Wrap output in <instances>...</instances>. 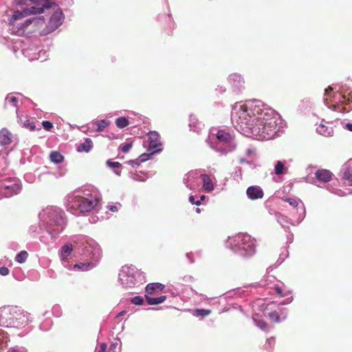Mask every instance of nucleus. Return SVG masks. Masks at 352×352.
<instances>
[{"label": "nucleus", "mask_w": 352, "mask_h": 352, "mask_svg": "<svg viewBox=\"0 0 352 352\" xmlns=\"http://www.w3.org/2000/svg\"><path fill=\"white\" fill-rule=\"evenodd\" d=\"M232 119L242 130L248 129L252 135L261 139H272L277 131L276 112L272 109H263L259 104L251 102L241 106Z\"/></svg>", "instance_id": "1"}, {"label": "nucleus", "mask_w": 352, "mask_h": 352, "mask_svg": "<svg viewBox=\"0 0 352 352\" xmlns=\"http://www.w3.org/2000/svg\"><path fill=\"white\" fill-rule=\"evenodd\" d=\"M100 191L91 184L80 186L69 192L65 198L67 210L79 216L95 210L100 204Z\"/></svg>", "instance_id": "2"}, {"label": "nucleus", "mask_w": 352, "mask_h": 352, "mask_svg": "<svg viewBox=\"0 0 352 352\" xmlns=\"http://www.w3.org/2000/svg\"><path fill=\"white\" fill-rule=\"evenodd\" d=\"M40 231L38 239L45 245L53 243L67 226L65 212L56 206H49L38 214Z\"/></svg>", "instance_id": "3"}, {"label": "nucleus", "mask_w": 352, "mask_h": 352, "mask_svg": "<svg viewBox=\"0 0 352 352\" xmlns=\"http://www.w3.org/2000/svg\"><path fill=\"white\" fill-rule=\"evenodd\" d=\"M32 322L30 314L18 306L7 305L0 307V326L22 329Z\"/></svg>", "instance_id": "4"}, {"label": "nucleus", "mask_w": 352, "mask_h": 352, "mask_svg": "<svg viewBox=\"0 0 352 352\" xmlns=\"http://www.w3.org/2000/svg\"><path fill=\"white\" fill-rule=\"evenodd\" d=\"M82 254L91 261L87 263H76L73 266L75 270L87 271L94 267L100 258V250L94 241H86L83 243Z\"/></svg>", "instance_id": "5"}, {"label": "nucleus", "mask_w": 352, "mask_h": 352, "mask_svg": "<svg viewBox=\"0 0 352 352\" xmlns=\"http://www.w3.org/2000/svg\"><path fill=\"white\" fill-rule=\"evenodd\" d=\"M22 182L16 177H6L0 179V200L10 198L21 193Z\"/></svg>", "instance_id": "6"}, {"label": "nucleus", "mask_w": 352, "mask_h": 352, "mask_svg": "<svg viewBox=\"0 0 352 352\" xmlns=\"http://www.w3.org/2000/svg\"><path fill=\"white\" fill-rule=\"evenodd\" d=\"M230 244L232 250L243 256L252 255L255 252L254 239L248 234L236 235Z\"/></svg>", "instance_id": "7"}, {"label": "nucleus", "mask_w": 352, "mask_h": 352, "mask_svg": "<svg viewBox=\"0 0 352 352\" xmlns=\"http://www.w3.org/2000/svg\"><path fill=\"white\" fill-rule=\"evenodd\" d=\"M36 43H30L28 45H24L21 51L24 56L27 57L30 60H41L44 61L48 56L47 52L41 48Z\"/></svg>", "instance_id": "8"}, {"label": "nucleus", "mask_w": 352, "mask_h": 352, "mask_svg": "<svg viewBox=\"0 0 352 352\" xmlns=\"http://www.w3.org/2000/svg\"><path fill=\"white\" fill-rule=\"evenodd\" d=\"M64 19V13L60 8H58L52 14L48 23L46 25L45 28L41 30V34L45 36L54 32L63 24Z\"/></svg>", "instance_id": "9"}, {"label": "nucleus", "mask_w": 352, "mask_h": 352, "mask_svg": "<svg viewBox=\"0 0 352 352\" xmlns=\"http://www.w3.org/2000/svg\"><path fill=\"white\" fill-rule=\"evenodd\" d=\"M21 19H13V15L9 19V27L11 33L18 36H23L25 34H30V27L26 19L20 21Z\"/></svg>", "instance_id": "10"}, {"label": "nucleus", "mask_w": 352, "mask_h": 352, "mask_svg": "<svg viewBox=\"0 0 352 352\" xmlns=\"http://www.w3.org/2000/svg\"><path fill=\"white\" fill-rule=\"evenodd\" d=\"M51 8L50 4L45 3L41 6L33 5L29 8L23 9L22 10H16L13 13V19H21L30 14H42L45 9Z\"/></svg>", "instance_id": "11"}, {"label": "nucleus", "mask_w": 352, "mask_h": 352, "mask_svg": "<svg viewBox=\"0 0 352 352\" xmlns=\"http://www.w3.org/2000/svg\"><path fill=\"white\" fill-rule=\"evenodd\" d=\"M73 251L72 245L70 243L65 244L60 249V257L62 264L65 268L70 269L71 265L69 263V256Z\"/></svg>", "instance_id": "12"}, {"label": "nucleus", "mask_w": 352, "mask_h": 352, "mask_svg": "<svg viewBox=\"0 0 352 352\" xmlns=\"http://www.w3.org/2000/svg\"><path fill=\"white\" fill-rule=\"evenodd\" d=\"M149 151H151V154L153 155L155 153L161 151V148H158L161 146V143L159 139V135L157 133L153 131L149 133Z\"/></svg>", "instance_id": "13"}, {"label": "nucleus", "mask_w": 352, "mask_h": 352, "mask_svg": "<svg viewBox=\"0 0 352 352\" xmlns=\"http://www.w3.org/2000/svg\"><path fill=\"white\" fill-rule=\"evenodd\" d=\"M26 23L30 27V33L36 30L41 25L45 23V17L43 16H34L26 19Z\"/></svg>", "instance_id": "14"}, {"label": "nucleus", "mask_w": 352, "mask_h": 352, "mask_svg": "<svg viewBox=\"0 0 352 352\" xmlns=\"http://www.w3.org/2000/svg\"><path fill=\"white\" fill-rule=\"evenodd\" d=\"M332 176L333 173L330 170L323 168L318 169L315 173L316 178L319 182L323 183L330 182L332 179Z\"/></svg>", "instance_id": "15"}, {"label": "nucleus", "mask_w": 352, "mask_h": 352, "mask_svg": "<svg viewBox=\"0 0 352 352\" xmlns=\"http://www.w3.org/2000/svg\"><path fill=\"white\" fill-rule=\"evenodd\" d=\"M246 193L248 197L252 200L261 199L264 195L262 189L257 186H252L248 188Z\"/></svg>", "instance_id": "16"}, {"label": "nucleus", "mask_w": 352, "mask_h": 352, "mask_svg": "<svg viewBox=\"0 0 352 352\" xmlns=\"http://www.w3.org/2000/svg\"><path fill=\"white\" fill-rule=\"evenodd\" d=\"M230 83L235 88L240 90L243 87L244 80L241 75L238 74H232L229 76Z\"/></svg>", "instance_id": "17"}, {"label": "nucleus", "mask_w": 352, "mask_h": 352, "mask_svg": "<svg viewBox=\"0 0 352 352\" xmlns=\"http://www.w3.org/2000/svg\"><path fill=\"white\" fill-rule=\"evenodd\" d=\"M12 142V133L6 128L0 131V145L7 146Z\"/></svg>", "instance_id": "18"}, {"label": "nucleus", "mask_w": 352, "mask_h": 352, "mask_svg": "<svg viewBox=\"0 0 352 352\" xmlns=\"http://www.w3.org/2000/svg\"><path fill=\"white\" fill-rule=\"evenodd\" d=\"M14 94H20L19 93H10L7 94L4 100V108H7L8 105L16 108L18 107L19 100Z\"/></svg>", "instance_id": "19"}, {"label": "nucleus", "mask_w": 352, "mask_h": 352, "mask_svg": "<svg viewBox=\"0 0 352 352\" xmlns=\"http://www.w3.org/2000/svg\"><path fill=\"white\" fill-rule=\"evenodd\" d=\"M317 132L325 137L332 136L333 134V130L332 126L326 125L324 124H320L316 128Z\"/></svg>", "instance_id": "20"}, {"label": "nucleus", "mask_w": 352, "mask_h": 352, "mask_svg": "<svg viewBox=\"0 0 352 352\" xmlns=\"http://www.w3.org/2000/svg\"><path fill=\"white\" fill-rule=\"evenodd\" d=\"M164 288V285H162V283H153L148 284L146 285L145 289H146V292L148 294L152 295L155 293V291H157V290L162 291V290H163Z\"/></svg>", "instance_id": "21"}, {"label": "nucleus", "mask_w": 352, "mask_h": 352, "mask_svg": "<svg viewBox=\"0 0 352 352\" xmlns=\"http://www.w3.org/2000/svg\"><path fill=\"white\" fill-rule=\"evenodd\" d=\"M201 177L204 190L207 192H211L214 189V186L210 177L206 174L202 175Z\"/></svg>", "instance_id": "22"}, {"label": "nucleus", "mask_w": 352, "mask_h": 352, "mask_svg": "<svg viewBox=\"0 0 352 352\" xmlns=\"http://www.w3.org/2000/svg\"><path fill=\"white\" fill-rule=\"evenodd\" d=\"M92 124L96 126V131H103L107 126L109 125L110 121L108 120H93Z\"/></svg>", "instance_id": "23"}, {"label": "nucleus", "mask_w": 352, "mask_h": 352, "mask_svg": "<svg viewBox=\"0 0 352 352\" xmlns=\"http://www.w3.org/2000/svg\"><path fill=\"white\" fill-rule=\"evenodd\" d=\"M92 147V141L90 138H86L84 142L80 143L77 148L78 152H89Z\"/></svg>", "instance_id": "24"}, {"label": "nucleus", "mask_w": 352, "mask_h": 352, "mask_svg": "<svg viewBox=\"0 0 352 352\" xmlns=\"http://www.w3.org/2000/svg\"><path fill=\"white\" fill-rule=\"evenodd\" d=\"M145 298H146L148 304H149L151 305H159V304L164 302L165 301V300L166 299V296H161L157 298H151V297H149L148 295H145Z\"/></svg>", "instance_id": "25"}, {"label": "nucleus", "mask_w": 352, "mask_h": 352, "mask_svg": "<svg viewBox=\"0 0 352 352\" xmlns=\"http://www.w3.org/2000/svg\"><path fill=\"white\" fill-rule=\"evenodd\" d=\"M217 139L223 143H228L231 140V135L223 130H220L217 133Z\"/></svg>", "instance_id": "26"}, {"label": "nucleus", "mask_w": 352, "mask_h": 352, "mask_svg": "<svg viewBox=\"0 0 352 352\" xmlns=\"http://www.w3.org/2000/svg\"><path fill=\"white\" fill-rule=\"evenodd\" d=\"M50 159L54 164H60L64 160V156L58 151H52Z\"/></svg>", "instance_id": "27"}, {"label": "nucleus", "mask_w": 352, "mask_h": 352, "mask_svg": "<svg viewBox=\"0 0 352 352\" xmlns=\"http://www.w3.org/2000/svg\"><path fill=\"white\" fill-rule=\"evenodd\" d=\"M52 324V320L47 318L40 324L39 329L42 331H47L51 329Z\"/></svg>", "instance_id": "28"}, {"label": "nucleus", "mask_w": 352, "mask_h": 352, "mask_svg": "<svg viewBox=\"0 0 352 352\" xmlns=\"http://www.w3.org/2000/svg\"><path fill=\"white\" fill-rule=\"evenodd\" d=\"M28 257V252L23 250L18 253L15 256V261L19 263H23Z\"/></svg>", "instance_id": "29"}, {"label": "nucleus", "mask_w": 352, "mask_h": 352, "mask_svg": "<svg viewBox=\"0 0 352 352\" xmlns=\"http://www.w3.org/2000/svg\"><path fill=\"white\" fill-rule=\"evenodd\" d=\"M116 124L120 129H123L129 124V120L125 117H120L116 120Z\"/></svg>", "instance_id": "30"}, {"label": "nucleus", "mask_w": 352, "mask_h": 352, "mask_svg": "<svg viewBox=\"0 0 352 352\" xmlns=\"http://www.w3.org/2000/svg\"><path fill=\"white\" fill-rule=\"evenodd\" d=\"M139 274L138 272H135V273L132 272L131 276L129 275L128 273L126 274L128 275V278H129L126 280V283H124V284L126 285V287H131L136 284L135 274Z\"/></svg>", "instance_id": "31"}, {"label": "nucleus", "mask_w": 352, "mask_h": 352, "mask_svg": "<svg viewBox=\"0 0 352 352\" xmlns=\"http://www.w3.org/2000/svg\"><path fill=\"white\" fill-rule=\"evenodd\" d=\"M343 179L348 182L349 186H352V169L347 168L343 175Z\"/></svg>", "instance_id": "32"}, {"label": "nucleus", "mask_w": 352, "mask_h": 352, "mask_svg": "<svg viewBox=\"0 0 352 352\" xmlns=\"http://www.w3.org/2000/svg\"><path fill=\"white\" fill-rule=\"evenodd\" d=\"M211 313L210 309H197L195 310L194 316L205 317L208 316Z\"/></svg>", "instance_id": "33"}, {"label": "nucleus", "mask_w": 352, "mask_h": 352, "mask_svg": "<svg viewBox=\"0 0 352 352\" xmlns=\"http://www.w3.org/2000/svg\"><path fill=\"white\" fill-rule=\"evenodd\" d=\"M40 231V224L38 226L37 225H32L29 228V233L30 234H33L34 237L38 238V232Z\"/></svg>", "instance_id": "34"}, {"label": "nucleus", "mask_w": 352, "mask_h": 352, "mask_svg": "<svg viewBox=\"0 0 352 352\" xmlns=\"http://www.w3.org/2000/svg\"><path fill=\"white\" fill-rule=\"evenodd\" d=\"M283 200L289 203V204L294 208L298 206L300 200L296 198L283 197Z\"/></svg>", "instance_id": "35"}, {"label": "nucleus", "mask_w": 352, "mask_h": 352, "mask_svg": "<svg viewBox=\"0 0 352 352\" xmlns=\"http://www.w3.org/2000/svg\"><path fill=\"white\" fill-rule=\"evenodd\" d=\"M284 168V164L282 162L278 161L275 166V174L277 175L283 174Z\"/></svg>", "instance_id": "36"}, {"label": "nucleus", "mask_w": 352, "mask_h": 352, "mask_svg": "<svg viewBox=\"0 0 352 352\" xmlns=\"http://www.w3.org/2000/svg\"><path fill=\"white\" fill-rule=\"evenodd\" d=\"M132 146H133L132 142L124 143V144H120V146H119V149L122 152L126 153L131 148Z\"/></svg>", "instance_id": "37"}, {"label": "nucleus", "mask_w": 352, "mask_h": 352, "mask_svg": "<svg viewBox=\"0 0 352 352\" xmlns=\"http://www.w3.org/2000/svg\"><path fill=\"white\" fill-rule=\"evenodd\" d=\"M269 318L272 321L275 322H279L280 321L279 314L276 311H272L269 314Z\"/></svg>", "instance_id": "38"}, {"label": "nucleus", "mask_w": 352, "mask_h": 352, "mask_svg": "<svg viewBox=\"0 0 352 352\" xmlns=\"http://www.w3.org/2000/svg\"><path fill=\"white\" fill-rule=\"evenodd\" d=\"M52 313L55 317H60L62 315V310L59 305H56L52 309Z\"/></svg>", "instance_id": "39"}, {"label": "nucleus", "mask_w": 352, "mask_h": 352, "mask_svg": "<svg viewBox=\"0 0 352 352\" xmlns=\"http://www.w3.org/2000/svg\"><path fill=\"white\" fill-rule=\"evenodd\" d=\"M29 1H30L32 4L39 5V6H41L42 4H45V3L50 4L51 8L54 4L50 0H29Z\"/></svg>", "instance_id": "40"}, {"label": "nucleus", "mask_w": 352, "mask_h": 352, "mask_svg": "<svg viewBox=\"0 0 352 352\" xmlns=\"http://www.w3.org/2000/svg\"><path fill=\"white\" fill-rule=\"evenodd\" d=\"M24 179L28 183L32 184L36 181V176L31 173H28L24 175Z\"/></svg>", "instance_id": "41"}, {"label": "nucleus", "mask_w": 352, "mask_h": 352, "mask_svg": "<svg viewBox=\"0 0 352 352\" xmlns=\"http://www.w3.org/2000/svg\"><path fill=\"white\" fill-rule=\"evenodd\" d=\"M41 124L43 129L47 131H50L54 127L53 123L49 120H44Z\"/></svg>", "instance_id": "42"}, {"label": "nucleus", "mask_w": 352, "mask_h": 352, "mask_svg": "<svg viewBox=\"0 0 352 352\" xmlns=\"http://www.w3.org/2000/svg\"><path fill=\"white\" fill-rule=\"evenodd\" d=\"M23 126L27 129H29L31 131H34L36 129L34 122H30L29 120H26L25 122H23Z\"/></svg>", "instance_id": "43"}, {"label": "nucleus", "mask_w": 352, "mask_h": 352, "mask_svg": "<svg viewBox=\"0 0 352 352\" xmlns=\"http://www.w3.org/2000/svg\"><path fill=\"white\" fill-rule=\"evenodd\" d=\"M256 325L263 331L268 330V324L265 320H260L256 321Z\"/></svg>", "instance_id": "44"}, {"label": "nucleus", "mask_w": 352, "mask_h": 352, "mask_svg": "<svg viewBox=\"0 0 352 352\" xmlns=\"http://www.w3.org/2000/svg\"><path fill=\"white\" fill-rule=\"evenodd\" d=\"M131 302L135 305H142L144 302V299L141 296H137L133 298Z\"/></svg>", "instance_id": "45"}, {"label": "nucleus", "mask_w": 352, "mask_h": 352, "mask_svg": "<svg viewBox=\"0 0 352 352\" xmlns=\"http://www.w3.org/2000/svg\"><path fill=\"white\" fill-rule=\"evenodd\" d=\"M8 352H27V349L24 347L16 346L10 349Z\"/></svg>", "instance_id": "46"}, {"label": "nucleus", "mask_w": 352, "mask_h": 352, "mask_svg": "<svg viewBox=\"0 0 352 352\" xmlns=\"http://www.w3.org/2000/svg\"><path fill=\"white\" fill-rule=\"evenodd\" d=\"M342 98L344 99L343 102H345L346 104L352 103V94H348L347 95H344L342 96Z\"/></svg>", "instance_id": "47"}, {"label": "nucleus", "mask_w": 352, "mask_h": 352, "mask_svg": "<svg viewBox=\"0 0 352 352\" xmlns=\"http://www.w3.org/2000/svg\"><path fill=\"white\" fill-rule=\"evenodd\" d=\"M9 269L7 267L3 266L0 267V274L2 276H6L9 274Z\"/></svg>", "instance_id": "48"}, {"label": "nucleus", "mask_w": 352, "mask_h": 352, "mask_svg": "<svg viewBox=\"0 0 352 352\" xmlns=\"http://www.w3.org/2000/svg\"><path fill=\"white\" fill-rule=\"evenodd\" d=\"M120 346L118 342H116L115 344H111V351L112 352H120Z\"/></svg>", "instance_id": "49"}, {"label": "nucleus", "mask_w": 352, "mask_h": 352, "mask_svg": "<svg viewBox=\"0 0 352 352\" xmlns=\"http://www.w3.org/2000/svg\"><path fill=\"white\" fill-rule=\"evenodd\" d=\"M29 0H14V3L16 6H22L24 5H27Z\"/></svg>", "instance_id": "50"}, {"label": "nucleus", "mask_w": 352, "mask_h": 352, "mask_svg": "<svg viewBox=\"0 0 352 352\" xmlns=\"http://www.w3.org/2000/svg\"><path fill=\"white\" fill-rule=\"evenodd\" d=\"M274 289H275L276 294L278 295H279L280 297H283L285 296L282 291V289L280 287L276 286V287H275Z\"/></svg>", "instance_id": "51"}, {"label": "nucleus", "mask_w": 352, "mask_h": 352, "mask_svg": "<svg viewBox=\"0 0 352 352\" xmlns=\"http://www.w3.org/2000/svg\"><path fill=\"white\" fill-rule=\"evenodd\" d=\"M107 346V345L105 342L101 343V344L100 346V349L97 352H106Z\"/></svg>", "instance_id": "52"}, {"label": "nucleus", "mask_w": 352, "mask_h": 352, "mask_svg": "<svg viewBox=\"0 0 352 352\" xmlns=\"http://www.w3.org/2000/svg\"><path fill=\"white\" fill-rule=\"evenodd\" d=\"M122 205L120 204H118V205L111 206V212H117L119 210L120 208H121Z\"/></svg>", "instance_id": "53"}, {"label": "nucleus", "mask_w": 352, "mask_h": 352, "mask_svg": "<svg viewBox=\"0 0 352 352\" xmlns=\"http://www.w3.org/2000/svg\"><path fill=\"white\" fill-rule=\"evenodd\" d=\"M148 156V155H146V154H143L142 155L140 156V162H144L145 160H147V157Z\"/></svg>", "instance_id": "54"}, {"label": "nucleus", "mask_w": 352, "mask_h": 352, "mask_svg": "<svg viewBox=\"0 0 352 352\" xmlns=\"http://www.w3.org/2000/svg\"><path fill=\"white\" fill-rule=\"evenodd\" d=\"M121 164L119 162H111V168H118Z\"/></svg>", "instance_id": "55"}, {"label": "nucleus", "mask_w": 352, "mask_h": 352, "mask_svg": "<svg viewBox=\"0 0 352 352\" xmlns=\"http://www.w3.org/2000/svg\"><path fill=\"white\" fill-rule=\"evenodd\" d=\"M189 201L192 204H194V203H195V198L194 196L191 195L189 197Z\"/></svg>", "instance_id": "56"}, {"label": "nucleus", "mask_w": 352, "mask_h": 352, "mask_svg": "<svg viewBox=\"0 0 352 352\" xmlns=\"http://www.w3.org/2000/svg\"><path fill=\"white\" fill-rule=\"evenodd\" d=\"M130 163L132 164L133 166H139L140 164V162H138L137 160L136 161H131Z\"/></svg>", "instance_id": "57"}, {"label": "nucleus", "mask_w": 352, "mask_h": 352, "mask_svg": "<svg viewBox=\"0 0 352 352\" xmlns=\"http://www.w3.org/2000/svg\"><path fill=\"white\" fill-rule=\"evenodd\" d=\"M346 129L349 130L350 131H352V124L349 123L346 125Z\"/></svg>", "instance_id": "58"}, {"label": "nucleus", "mask_w": 352, "mask_h": 352, "mask_svg": "<svg viewBox=\"0 0 352 352\" xmlns=\"http://www.w3.org/2000/svg\"><path fill=\"white\" fill-rule=\"evenodd\" d=\"M65 173H66V169L61 168V172L60 173L59 175L60 176L64 175L65 174Z\"/></svg>", "instance_id": "59"}, {"label": "nucleus", "mask_w": 352, "mask_h": 352, "mask_svg": "<svg viewBox=\"0 0 352 352\" xmlns=\"http://www.w3.org/2000/svg\"><path fill=\"white\" fill-rule=\"evenodd\" d=\"M106 165H107V167L110 168V159H108L106 161Z\"/></svg>", "instance_id": "60"}, {"label": "nucleus", "mask_w": 352, "mask_h": 352, "mask_svg": "<svg viewBox=\"0 0 352 352\" xmlns=\"http://www.w3.org/2000/svg\"><path fill=\"white\" fill-rule=\"evenodd\" d=\"M194 204H195V205H197V206H199V205H200V204H201V201H200V200L197 201H195V203H194Z\"/></svg>", "instance_id": "61"}, {"label": "nucleus", "mask_w": 352, "mask_h": 352, "mask_svg": "<svg viewBox=\"0 0 352 352\" xmlns=\"http://www.w3.org/2000/svg\"><path fill=\"white\" fill-rule=\"evenodd\" d=\"M329 91H332V88L329 87L328 89H325V92L327 93Z\"/></svg>", "instance_id": "62"}, {"label": "nucleus", "mask_w": 352, "mask_h": 352, "mask_svg": "<svg viewBox=\"0 0 352 352\" xmlns=\"http://www.w3.org/2000/svg\"><path fill=\"white\" fill-rule=\"evenodd\" d=\"M196 212H197V213H200V212H201V209H200V208H196Z\"/></svg>", "instance_id": "63"}, {"label": "nucleus", "mask_w": 352, "mask_h": 352, "mask_svg": "<svg viewBox=\"0 0 352 352\" xmlns=\"http://www.w3.org/2000/svg\"><path fill=\"white\" fill-rule=\"evenodd\" d=\"M204 198H205V196H204V195H202V196L201 197V200H203Z\"/></svg>", "instance_id": "64"}]
</instances>
